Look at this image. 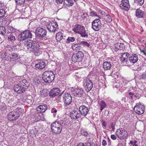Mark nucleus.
Wrapping results in <instances>:
<instances>
[{"instance_id":"dca6fc26","label":"nucleus","mask_w":146,"mask_h":146,"mask_svg":"<svg viewBox=\"0 0 146 146\" xmlns=\"http://www.w3.org/2000/svg\"><path fill=\"white\" fill-rule=\"evenodd\" d=\"M79 110L81 116H85L89 112V109L85 106L82 105L79 107Z\"/></svg>"},{"instance_id":"6e6d98bb","label":"nucleus","mask_w":146,"mask_h":146,"mask_svg":"<svg viewBox=\"0 0 146 146\" xmlns=\"http://www.w3.org/2000/svg\"><path fill=\"white\" fill-rule=\"evenodd\" d=\"M107 144V143L106 141L105 140L103 139L102 142V145L103 146H106V145Z\"/></svg>"},{"instance_id":"bf43d9fd","label":"nucleus","mask_w":146,"mask_h":146,"mask_svg":"<svg viewBox=\"0 0 146 146\" xmlns=\"http://www.w3.org/2000/svg\"><path fill=\"white\" fill-rule=\"evenodd\" d=\"M140 51H141V52L144 55H145V56H146V52L143 49H142V50L141 49Z\"/></svg>"},{"instance_id":"a18cd8bd","label":"nucleus","mask_w":146,"mask_h":146,"mask_svg":"<svg viewBox=\"0 0 146 146\" xmlns=\"http://www.w3.org/2000/svg\"><path fill=\"white\" fill-rule=\"evenodd\" d=\"M9 54L7 53V52H3L1 56L3 58H8Z\"/></svg>"},{"instance_id":"c03bdc74","label":"nucleus","mask_w":146,"mask_h":146,"mask_svg":"<svg viewBox=\"0 0 146 146\" xmlns=\"http://www.w3.org/2000/svg\"><path fill=\"white\" fill-rule=\"evenodd\" d=\"M38 132V131L36 129V128H35L34 129H33L31 131H30L31 133L34 134L35 136L37 134Z\"/></svg>"},{"instance_id":"2eb2a0df","label":"nucleus","mask_w":146,"mask_h":146,"mask_svg":"<svg viewBox=\"0 0 146 146\" xmlns=\"http://www.w3.org/2000/svg\"><path fill=\"white\" fill-rule=\"evenodd\" d=\"M71 90L75 96L81 97L82 96L83 93V90L81 88L74 89L72 88Z\"/></svg>"},{"instance_id":"b1692460","label":"nucleus","mask_w":146,"mask_h":146,"mask_svg":"<svg viewBox=\"0 0 146 146\" xmlns=\"http://www.w3.org/2000/svg\"><path fill=\"white\" fill-rule=\"evenodd\" d=\"M144 12L142 11L140 9H138L136 10L135 15L138 18H142L144 15Z\"/></svg>"},{"instance_id":"7ed1b4c3","label":"nucleus","mask_w":146,"mask_h":146,"mask_svg":"<svg viewBox=\"0 0 146 146\" xmlns=\"http://www.w3.org/2000/svg\"><path fill=\"white\" fill-rule=\"evenodd\" d=\"M57 100L59 102H63L66 105L70 104L72 102V97L71 95L67 93H62L58 97Z\"/></svg>"},{"instance_id":"412c9836","label":"nucleus","mask_w":146,"mask_h":146,"mask_svg":"<svg viewBox=\"0 0 146 146\" xmlns=\"http://www.w3.org/2000/svg\"><path fill=\"white\" fill-rule=\"evenodd\" d=\"M47 106L46 105L44 104L42 105L39 106L36 108V110L38 113H43L47 110Z\"/></svg>"},{"instance_id":"cd10ccee","label":"nucleus","mask_w":146,"mask_h":146,"mask_svg":"<svg viewBox=\"0 0 146 146\" xmlns=\"http://www.w3.org/2000/svg\"><path fill=\"white\" fill-rule=\"evenodd\" d=\"M83 26L79 24H76L72 28V30L74 32L77 33L80 29L82 28Z\"/></svg>"},{"instance_id":"20e7f679","label":"nucleus","mask_w":146,"mask_h":146,"mask_svg":"<svg viewBox=\"0 0 146 146\" xmlns=\"http://www.w3.org/2000/svg\"><path fill=\"white\" fill-rule=\"evenodd\" d=\"M55 75L53 72L51 71H46L44 72L42 75V78L45 82L50 83L52 82L54 78Z\"/></svg>"},{"instance_id":"69168bd1","label":"nucleus","mask_w":146,"mask_h":146,"mask_svg":"<svg viewBox=\"0 0 146 146\" xmlns=\"http://www.w3.org/2000/svg\"><path fill=\"white\" fill-rule=\"evenodd\" d=\"M108 145H111V140L108 137Z\"/></svg>"},{"instance_id":"2f4dec72","label":"nucleus","mask_w":146,"mask_h":146,"mask_svg":"<svg viewBox=\"0 0 146 146\" xmlns=\"http://www.w3.org/2000/svg\"><path fill=\"white\" fill-rule=\"evenodd\" d=\"M79 34H80L81 36L82 37H87L88 36V33L86 32L85 28L84 29H83L81 31H80V33Z\"/></svg>"},{"instance_id":"8fccbe9b","label":"nucleus","mask_w":146,"mask_h":146,"mask_svg":"<svg viewBox=\"0 0 146 146\" xmlns=\"http://www.w3.org/2000/svg\"><path fill=\"white\" fill-rule=\"evenodd\" d=\"M33 40H28L26 41H25V44L27 46V47H29L31 43H32Z\"/></svg>"},{"instance_id":"9b49d317","label":"nucleus","mask_w":146,"mask_h":146,"mask_svg":"<svg viewBox=\"0 0 146 146\" xmlns=\"http://www.w3.org/2000/svg\"><path fill=\"white\" fill-rule=\"evenodd\" d=\"M20 41H23L26 39L32 37V35L29 30H26L21 33L20 35Z\"/></svg>"},{"instance_id":"e433bc0d","label":"nucleus","mask_w":146,"mask_h":146,"mask_svg":"<svg viewBox=\"0 0 146 146\" xmlns=\"http://www.w3.org/2000/svg\"><path fill=\"white\" fill-rule=\"evenodd\" d=\"M25 0H15V1L17 5H22L24 4Z\"/></svg>"},{"instance_id":"f8f14e48","label":"nucleus","mask_w":146,"mask_h":146,"mask_svg":"<svg viewBox=\"0 0 146 146\" xmlns=\"http://www.w3.org/2000/svg\"><path fill=\"white\" fill-rule=\"evenodd\" d=\"M120 59L121 63L127 64L129 63V54L128 52L120 54Z\"/></svg>"},{"instance_id":"de8ad7c7","label":"nucleus","mask_w":146,"mask_h":146,"mask_svg":"<svg viewBox=\"0 0 146 146\" xmlns=\"http://www.w3.org/2000/svg\"><path fill=\"white\" fill-rule=\"evenodd\" d=\"M135 2H137L140 5H142L144 3V0H135Z\"/></svg>"},{"instance_id":"4d7b16f0","label":"nucleus","mask_w":146,"mask_h":146,"mask_svg":"<svg viewBox=\"0 0 146 146\" xmlns=\"http://www.w3.org/2000/svg\"><path fill=\"white\" fill-rule=\"evenodd\" d=\"M137 142L136 141H131L130 142V143L131 144L134 145L135 144H136Z\"/></svg>"},{"instance_id":"4be33fe9","label":"nucleus","mask_w":146,"mask_h":146,"mask_svg":"<svg viewBox=\"0 0 146 146\" xmlns=\"http://www.w3.org/2000/svg\"><path fill=\"white\" fill-rule=\"evenodd\" d=\"M20 57L19 54L16 52L12 53L11 54V57L10 58L13 61L15 62L19 61Z\"/></svg>"},{"instance_id":"4468645a","label":"nucleus","mask_w":146,"mask_h":146,"mask_svg":"<svg viewBox=\"0 0 146 146\" xmlns=\"http://www.w3.org/2000/svg\"><path fill=\"white\" fill-rule=\"evenodd\" d=\"M19 114L17 113V111L13 110L9 113L8 118L10 121H14L19 117Z\"/></svg>"},{"instance_id":"c9c22d12","label":"nucleus","mask_w":146,"mask_h":146,"mask_svg":"<svg viewBox=\"0 0 146 146\" xmlns=\"http://www.w3.org/2000/svg\"><path fill=\"white\" fill-rule=\"evenodd\" d=\"M75 40V38L73 37H68L67 39L66 42L67 43H69L71 42H74Z\"/></svg>"},{"instance_id":"ea45409f","label":"nucleus","mask_w":146,"mask_h":146,"mask_svg":"<svg viewBox=\"0 0 146 146\" xmlns=\"http://www.w3.org/2000/svg\"><path fill=\"white\" fill-rule=\"evenodd\" d=\"M39 49L35 50V51L34 52H35V54L36 55L38 56L40 55L42 53V49H41L40 47Z\"/></svg>"},{"instance_id":"bb28decb","label":"nucleus","mask_w":146,"mask_h":146,"mask_svg":"<svg viewBox=\"0 0 146 146\" xmlns=\"http://www.w3.org/2000/svg\"><path fill=\"white\" fill-rule=\"evenodd\" d=\"M63 34L61 32H59L56 35V39L58 41H60L63 39Z\"/></svg>"},{"instance_id":"864d4df0","label":"nucleus","mask_w":146,"mask_h":146,"mask_svg":"<svg viewBox=\"0 0 146 146\" xmlns=\"http://www.w3.org/2000/svg\"><path fill=\"white\" fill-rule=\"evenodd\" d=\"M129 96H130V98L132 99H133V96L134 95V94L133 93L131 92H129Z\"/></svg>"},{"instance_id":"393cba45","label":"nucleus","mask_w":146,"mask_h":146,"mask_svg":"<svg viewBox=\"0 0 146 146\" xmlns=\"http://www.w3.org/2000/svg\"><path fill=\"white\" fill-rule=\"evenodd\" d=\"M45 66V63L44 62L42 61L39 62L38 64H36L35 67L38 69H42Z\"/></svg>"},{"instance_id":"7c9ffc66","label":"nucleus","mask_w":146,"mask_h":146,"mask_svg":"<svg viewBox=\"0 0 146 146\" xmlns=\"http://www.w3.org/2000/svg\"><path fill=\"white\" fill-rule=\"evenodd\" d=\"M40 46L39 45V44L38 43H36L34 45V46L33 47H31V49L29 50V52H31V51L34 52L35 50H37L39 49Z\"/></svg>"},{"instance_id":"473e14b6","label":"nucleus","mask_w":146,"mask_h":146,"mask_svg":"<svg viewBox=\"0 0 146 146\" xmlns=\"http://www.w3.org/2000/svg\"><path fill=\"white\" fill-rule=\"evenodd\" d=\"M104 19L106 22L110 23L111 21V18L109 15H106L104 16Z\"/></svg>"},{"instance_id":"f257e3e1","label":"nucleus","mask_w":146,"mask_h":146,"mask_svg":"<svg viewBox=\"0 0 146 146\" xmlns=\"http://www.w3.org/2000/svg\"><path fill=\"white\" fill-rule=\"evenodd\" d=\"M66 124V122L64 119L60 120L53 122L51 124L52 132L55 134H60L62 128L65 127Z\"/></svg>"},{"instance_id":"c85d7f7f","label":"nucleus","mask_w":146,"mask_h":146,"mask_svg":"<svg viewBox=\"0 0 146 146\" xmlns=\"http://www.w3.org/2000/svg\"><path fill=\"white\" fill-rule=\"evenodd\" d=\"M64 5L66 4L70 6H72L74 4V2L72 0H64Z\"/></svg>"},{"instance_id":"f3484780","label":"nucleus","mask_w":146,"mask_h":146,"mask_svg":"<svg viewBox=\"0 0 146 146\" xmlns=\"http://www.w3.org/2000/svg\"><path fill=\"white\" fill-rule=\"evenodd\" d=\"M119 6L123 10L125 11L128 10L130 7L128 0H122Z\"/></svg>"},{"instance_id":"0e129e2a","label":"nucleus","mask_w":146,"mask_h":146,"mask_svg":"<svg viewBox=\"0 0 146 146\" xmlns=\"http://www.w3.org/2000/svg\"><path fill=\"white\" fill-rule=\"evenodd\" d=\"M110 125L111 126V127L110 128H112L113 130H114L115 129L114 125L113 124V123H112Z\"/></svg>"},{"instance_id":"0eeeda50","label":"nucleus","mask_w":146,"mask_h":146,"mask_svg":"<svg viewBox=\"0 0 146 146\" xmlns=\"http://www.w3.org/2000/svg\"><path fill=\"white\" fill-rule=\"evenodd\" d=\"M115 133L117 136L121 139H126L128 136L127 131L124 129L122 128L117 129Z\"/></svg>"},{"instance_id":"9d476101","label":"nucleus","mask_w":146,"mask_h":146,"mask_svg":"<svg viewBox=\"0 0 146 146\" xmlns=\"http://www.w3.org/2000/svg\"><path fill=\"white\" fill-rule=\"evenodd\" d=\"M100 19H96L92 22V28L95 31H98L101 29L102 24Z\"/></svg>"},{"instance_id":"a19ab883","label":"nucleus","mask_w":146,"mask_h":146,"mask_svg":"<svg viewBox=\"0 0 146 146\" xmlns=\"http://www.w3.org/2000/svg\"><path fill=\"white\" fill-rule=\"evenodd\" d=\"M5 28L4 27L0 26V34H1L2 35H4L5 34Z\"/></svg>"},{"instance_id":"3c124183","label":"nucleus","mask_w":146,"mask_h":146,"mask_svg":"<svg viewBox=\"0 0 146 146\" xmlns=\"http://www.w3.org/2000/svg\"><path fill=\"white\" fill-rule=\"evenodd\" d=\"M88 16V13H84L81 15V17L83 19H85Z\"/></svg>"},{"instance_id":"5701e85b","label":"nucleus","mask_w":146,"mask_h":146,"mask_svg":"<svg viewBox=\"0 0 146 146\" xmlns=\"http://www.w3.org/2000/svg\"><path fill=\"white\" fill-rule=\"evenodd\" d=\"M124 48V46L123 43L118 42L115 44L114 50L116 51L118 50H121Z\"/></svg>"},{"instance_id":"052dcab7","label":"nucleus","mask_w":146,"mask_h":146,"mask_svg":"<svg viewBox=\"0 0 146 146\" xmlns=\"http://www.w3.org/2000/svg\"><path fill=\"white\" fill-rule=\"evenodd\" d=\"M7 50H9L11 52L13 51V49L12 48H11L10 46H9L7 47Z\"/></svg>"},{"instance_id":"f03ea898","label":"nucleus","mask_w":146,"mask_h":146,"mask_svg":"<svg viewBox=\"0 0 146 146\" xmlns=\"http://www.w3.org/2000/svg\"><path fill=\"white\" fill-rule=\"evenodd\" d=\"M29 86V84L25 79H23L14 86L15 91L18 93L24 92Z\"/></svg>"},{"instance_id":"e2e57ef3","label":"nucleus","mask_w":146,"mask_h":146,"mask_svg":"<svg viewBox=\"0 0 146 146\" xmlns=\"http://www.w3.org/2000/svg\"><path fill=\"white\" fill-rule=\"evenodd\" d=\"M102 125H103V126L105 127H106V124L105 121L102 120Z\"/></svg>"},{"instance_id":"13d9d810","label":"nucleus","mask_w":146,"mask_h":146,"mask_svg":"<svg viewBox=\"0 0 146 146\" xmlns=\"http://www.w3.org/2000/svg\"><path fill=\"white\" fill-rule=\"evenodd\" d=\"M56 2L58 3H62L63 0H55Z\"/></svg>"},{"instance_id":"423d86ee","label":"nucleus","mask_w":146,"mask_h":146,"mask_svg":"<svg viewBox=\"0 0 146 146\" xmlns=\"http://www.w3.org/2000/svg\"><path fill=\"white\" fill-rule=\"evenodd\" d=\"M46 27L51 33H54L56 31H58L59 30L58 25L56 22H51L47 24Z\"/></svg>"},{"instance_id":"603ef678","label":"nucleus","mask_w":146,"mask_h":146,"mask_svg":"<svg viewBox=\"0 0 146 146\" xmlns=\"http://www.w3.org/2000/svg\"><path fill=\"white\" fill-rule=\"evenodd\" d=\"M140 78L144 80H146V74H143L140 76Z\"/></svg>"},{"instance_id":"1a4fd4ad","label":"nucleus","mask_w":146,"mask_h":146,"mask_svg":"<svg viewBox=\"0 0 146 146\" xmlns=\"http://www.w3.org/2000/svg\"><path fill=\"white\" fill-rule=\"evenodd\" d=\"M84 56V54L81 51L78 52L76 54L73 55L72 60L74 62H80L82 61Z\"/></svg>"},{"instance_id":"58836bf2","label":"nucleus","mask_w":146,"mask_h":146,"mask_svg":"<svg viewBox=\"0 0 146 146\" xmlns=\"http://www.w3.org/2000/svg\"><path fill=\"white\" fill-rule=\"evenodd\" d=\"M72 47L73 50H75L76 51L80 50V46L78 44H74L72 46Z\"/></svg>"},{"instance_id":"6e6552de","label":"nucleus","mask_w":146,"mask_h":146,"mask_svg":"<svg viewBox=\"0 0 146 146\" xmlns=\"http://www.w3.org/2000/svg\"><path fill=\"white\" fill-rule=\"evenodd\" d=\"M83 86L87 92H89L93 88V84L92 80L89 78L84 80Z\"/></svg>"},{"instance_id":"a878e982","label":"nucleus","mask_w":146,"mask_h":146,"mask_svg":"<svg viewBox=\"0 0 146 146\" xmlns=\"http://www.w3.org/2000/svg\"><path fill=\"white\" fill-rule=\"evenodd\" d=\"M111 67V64L109 62H106L103 63V67L104 69L106 70H109Z\"/></svg>"},{"instance_id":"ddd939ff","label":"nucleus","mask_w":146,"mask_h":146,"mask_svg":"<svg viewBox=\"0 0 146 146\" xmlns=\"http://www.w3.org/2000/svg\"><path fill=\"white\" fill-rule=\"evenodd\" d=\"M134 110L136 113L138 114H141L144 112V106L140 104L136 105L134 108Z\"/></svg>"},{"instance_id":"680f3d73","label":"nucleus","mask_w":146,"mask_h":146,"mask_svg":"<svg viewBox=\"0 0 146 146\" xmlns=\"http://www.w3.org/2000/svg\"><path fill=\"white\" fill-rule=\"evenodd\" d=\"M57 111V110L53 108L51 110V112L52 113H55Z\"/></svg>"},{"instance_id":"39448f33","label":"nucleus","mask_w":146,"mask_h":146,"mask_svg":"<svg viewBox=\"0 0 146 146\" xmlns=\"http://www.w3.org/2000/svg\"><path fill=\"white\" fill-rule=\"evenodd\" d=\"M35 34L36 38L39 40H43L46 35L47 31L46 30L40 27H37L35 31Z\"/></svg>"},{"instance_id":"f704fd0d","label":"nucleus","mask_w":146,"mask_h":146,"mask_svg":"<svg viewBox=\"0 0 146 146\" xmlns=\"http://www.w3.org/2000/svg\"><path fill=\"white\" fill-rule=\"evenodd\" d=\"M100 106V110L101 111H102L103 110V109L106 107V105L105 102H104V101L102 100L101 101Z\"/></svg>"},{"instance_id":"49530a36","label":"nucleus","mask_w":146,"mask_h":146,"mask_svg":"<svg viewBox=\"0 0 146 146\" xmlns=\"http://www.w3.org/2000/svg\"><path fill=\"white\" fill-rule=\"evenodd\" d=\"M80 44L83 45V46H86L87 47H89L90 46V44L88 43L86 41H82L80 42Z\"/></svg>"},{"instance_id":"aec40b11","label":"nucleus","mask_w":146,"mask_h":146,"mask_svg":"<svg viewBox=\"0 0 146 146\" xmlns=\"http://www.w3.org/2000/svg\"><path fill=\"white\" fill-rule=\"evenodd\" d=\"M138 60V55L136 54L130 55L129 57V62L132 63H136Z\"/></svg>"},{"instance_id":"09e8293b","label":"nucleus","mask_w":146,"mask_h":146,"mask_svg":"<svg viewBox=\"0 0 146 146\" xmlns=\"http://www.w3.org/2000/svg\"><path fill=\"white\" fill-rule=\"evenodd\" d=\"M37 42L35 41H33L31 43V45L29 47H27V48L28 50L29 51L30 49H31V47L34 46V45Z\"/></svg>"},{"instance_id":"a211bd4d","label":"nucleus","mask_w":146,"mask_h":146,"mask_svg":"<svg viewBox=\"0 0 146 146\" xmlns=\"http://www.w3.org/2000/svg\"><path fill=\"white\" fill-rule=\"evenodd\" d=\"M60 89L57 88H55L51 90L49 94L50 98H54L58 96L60 92Z\"/></svg>"},{"instance_id":"4c0bfd02","label":"nucleus","mask_w":146,"mask_h":146,"mask_svg":"<svg viewBox=\"0 0 146 146\" xmlns=\"http://www.w3.org/2000/svg\"><path fill=\"white\" fill-rule=\"evenodd\" d=\"M12 31L13 28L11 27L8 26L6 29L5 28V33L9 34L12 33Z\"/></svg>"},{"instance_id":"79ce46f5","label":"nucleus","mask_w":146,"mask_h":146,"mask_svg":"<svg viewBox=\"0 0 146 146\" xmlns=\"http://www.w3.org/2000/svg\"><path fill=\"white\" fill-rule=\"evenodd\" d=\"M6 11L3 9H0V18L3 17L6 13Z\"/></svg>"},{"instance_id":"338daca9","label":"nucleus","mask_w":146,"mask_h":146,"mask_svg":"<svg viewBox=\"0 0 146 146\" xmlns=\"http://www.w3.org/2000/svg\"><path fill=\"white\" fill-rule=\"evenodd\" d=\"M85 27L84 26H82V28L80 29V30L77 33H80V31H81L82 30H83V29H84V28Z\"/></svg>"},{"instance_id":"37998d69","label":"nucleus","mask_w":146,"mask_h":146,"mask_svg":"<svg viewBox=\"0 0 146 146\" xmlns=\"http://www.w3.org/2000/svg\"><path fill=\"white\" fill-rule=\"evenodd\" d=\"M90 16H96L98 18L100 19V17L94 11H91L90 13Z\"/></svg>"},{"instance_id":"c756f323","label":"nucleus","mask_w":146,"mask_h":146,"mask_svg":"<svg viewBox=\"0 0 146 146\" xmlns=\"http://www.w3.org/2000/svg\"><path fill=\"white\" fill-rule=\"evenodd\" d=\"M8 40L9 41L13 42L15 40V37L13 33H11L9 35H7Z\"/></svg>"},{"instance_id":"774afa93","label":"nucleus","mask_w":146,"mask_h":146,"mask_svg":"<svg viewBox=\"0 0 146 146\" xmlns=\"http://www.w3.org/2000/svg\"><path fill=\"white\" fill-rule=\"evenodd\" d=\"M83 135L85 136H87L88 135V133L87 132H84L83 133H82Z\"/></svg>"},{"instance_id":"72a5a7b5","label":"nucleus","mask_w":146,"mask_h":146,"mask_svg":"<svg viewBox=\"0 0 146 146\" xmlns=\"http://www.w3.org/2000/svg\"><path fill=\"white\" fill-rule=\"evenodd\" d=\"M14 110L15 111H17V113L19 114V116L20 115L22 114L24 112V109L20 108H17Z\"/></svg>"},{"instance_id":"6ab92c4d","label":"nucleus","mask_w":146,"mask_h":146,"mask_svg":"<svg viewBox=\"0 0 146 146\" xmlns=\"http://www.w3.org/2000/svg\"><path fill=\"white\" fill-rule=\"evenodd\" d=\"M70 117L73 119H78L81 117V114L76 110H73L70 112Z\"/></svg>"},{"instance_id":"5fc2aeb1","label":"nucleus","mask_w":146,"mask_h":146,"mask_svg":"<svg viewBox=\"0 0 146 146\" xmlns=\"http://www.w3.org/2000/svg\"><path fill=\"white\" fill-rule=\"evenodd\" d=\"M111 138L113 140H115L116 139L117 137L114 135H112L111 136Z\"/></svg>"}]
</instances>
